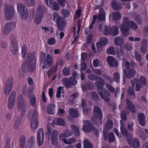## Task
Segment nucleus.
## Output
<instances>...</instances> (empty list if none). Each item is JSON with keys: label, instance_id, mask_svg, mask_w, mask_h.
I'll return each instance as SVG.
<instances>
[{"label": "nucleus", "instance_id": "64", "mask_svg": "<svg viewBox=\"0 0 148 148\" xmlns=\"http://www.w3.org/2000/svg\"><path fill=\"white\" fill-rule=\"evenodd\" d=\"M53 9L56 11H57L59 9V6L58 4L56 2H54L53 4L52 5Z\"/></svg>", "mask_w": 148, "mask_h": 148}, {"label": "nucleus", "instance_id": "14", "mask_svg": "<svg viewBox=\"0 0 148 148\" xmlns=\"http://www.w3.org/2000/svg\"><path fill=\"white\" fill-rule=\"evenodd\" d=\"M43 131V129L41 128L37 131V143L38 146L42 145L44 143L45 134Z\"/></svg>", "mask_w": 148, "mask_h": 148}, {"label": "nucleus", "instance_id": "62", "mask_svg": "<svg viewBox=\"0 0 148 148\" xmlns=\"http://www.w3.org/2000/svg\"><path fill=\"white\" fill-rule=\"evenodd\" d=\"M121 118L124 121H126L127 119V116L125 111H123L121 112Z\"/></svg>", "mask_w": 148, "mask_h": 148}, {"label": "nucleus", "instance_id": "3", "mask_svg": "<svg viewBox=\"0 0 148 148\" xmlns=\"http://www.w3.org/2000/svg\"><path fill=\"white\" fill-rule=\"evenodd\" d=\"M36 61L35 52L28 53L25 62L27 66L28 65L29 71L30 72H33L35 70L36 65Z\"/></svg>", "mask_w": 148, "mask_h": 148}, {"label": "nucleus", "instance_id": "35", "mask_svg": "<svg viewBox=\"0 0 148 148\" xmlns=\"http://www.w3.org/2000/svg\"><path fill=\"white\" fill-rule=\"evenodd\" d=\"M111 35L112 36H116L118 35L119 33V29L117 26L114 25L111 28Z\"/></svg>", "mask_w": 148, "mask_h": 148}, {"label": "nucleus", "instance_id": "59", "mask_svg": "<svg viewBox=\"0 0 148 148\" xmlns=\"http://www.w3.org/2000/svg\"><path fill=\"white\" fill-rule=\"evenodd\" d=\"M11 139L10 138L8 139L6 143L5 146V148H13L14 145L13 144H10Z\"/></svg>", "mask_w": 148, "mask_h": 148}, {"label": "nucleus", "instance_id": "36", "mask_svg": "<svg viewBox=\"0 0 148 148\" xmlns=\"http://www.w3.org/2000/svg\"><path fill=\"white\" fill-rule=\"evenodd\" d=\"M20 148H24L25 142V137L23 135H21L19 138Z\"/></svg>", "mask_w": 148, "mask_h": 148}, {"label": "nucleus", "instance_id": "32", "mask_svg": "<svg viewBox=\"0 0 148 148\" xmlns=\"http://www.w3.org/2000/svg\"><path fill=\"white\" fill-rule=\"evenodd\" d=\"M112 19L114 21H117L120 19L121 14L119 12H115L112 13Z\"/></svg>", "mask_w": 148, "mask_h": 148}, {"label": "nucleus", "instance_id": "58", "mask_svg": "<svg viewBox=\"0 0 148 148\" xmlns=\"http://www.w3.org/2000/svg\"><path fill=\"white\" fill-rule=\"evenodd\" d=\"M134 56L135 59L137 61H141V55L138 51H136L134 52Z\"/></svg>", "mask_w": 148, "mask_h": 148}, {"label": "nucleus", "instance_id": "55", "mask_svg": "<svg viewBox=\"0 0 148 148\" xmlns=\"http://www.w3.org/2000/svg\"><path fill=\"white\" fill-rule=\"evenodd\" d=\"M56 40L54 38L51 37L48 39L47 43L49 45H52L56 43Z\"/></svg>", "mask_w": 148, "mask_h": 148}, {"label": "nucleus", "instance_id": "49", "mask_svg": "<svg viewBox=\"0 0 148 148\" xmlns=\"http://www.w3.org/2000/svg\"><path fill=\"white\" fill-rule=\"evenodd\" d=\"M91 97L94 101H98L100 100V98L98 95L95 91L91 92Z\"/></svg>", "mask_w": 148, "mask_h": 148}, {"label": "nucleus", "instance_id": "39", "mask_svg": "<svg viewBox=\"0 0 148 148\" xmlns=\"http://www.w3.org/2000/svg\"><path fill=\"white\" fill-rule=\"evenodd\" d=\"M108 40L106 37L103 36L99 38V41L98 42L102 45L105 46L108 43Z\"/></svg>", "mask_w": 148, "mask_h": 148}, {"label": "nucleus", "instance_id": "24", "mask_svg": "<svg viewBox=\"0 0 148 148\" xmlns=\"http://www.w3.org/2000/svg\"><path fill=\"white\" fill-rule=\"evenodd\" d=\"M126 103L129 109L133 113H135L137 111L136 109L132 102L129 99L126 100Z\"/></svg>", "mask_w": 148, "mask_h": 148}, {"label": "nucleus", "instance_id": "61", "mask_svg": "<svg viewBox=\"0 0 148 148\" xmlns=\"http://www.w3.org/2000/svg\"><path fill=\"white\" fill-rule=\"evenodd\" d=\"M106 86L107 88L112 93H114L115 92V89L109 83L106 84Z\"/></svg>", "mask_w": 148, "mask_h": 148}, {"label": "nucleus", "instance_id": "25", "mask_svg": "<svg viewBox=\"0 0 148 148\" xmlns=\"http://www.w3.org/2000/svg\"><path fill=\"white\" fill-rule=\"evenodd\" d=\"M138 118L140 125L142 126H144L145 124V116L144 114L142 112L139 113L138 114Z\"/></svg>", "mask_w": 148, "mask_h": 148}, {"label": "nucleus", "instance_id": "15", "mask_svg": "<svg viewBox=\"0 0 148 148\" xmlns=\"http://www.w3.org/2000/svg\"><path fill=\"white\" fill-rule=\"evenodd\" d=\"M16 23L12 22H10L5 24L3 30V34L6 35L10 31L14 29L15 28Z\"/></svg>", "mask_w": 148, "mask_h": 148}, {"label": "nucleus", "instance_id": "22", "mask_svg": "<svg viewBox=\"0 0 148 148\" xmlns=\"http://www.w3.org/2000/svg\"><path fill=\"white\" fill-rule=\"evenodd\" d=\"M107 60L110 66L112 67H117L118 65V62L113 57L108 56Z\"/></svg>", "mask_w": 148, "mask_h": 148}, {"label": "nucleus", "instance_id": "52", "mask_svg": "<svg viewBox=\"0 0 148 148\" xmlns=\"http://www.w3.org/2000/svg\"><path fill=\"white\" fill-rule=\"evenodd\" d=\"M134 80L136 82L135 89V91H139L140 90V88L142 87V85L140 84L138 82L139 80L135 78Z\"/></svg>", "mask_w": 148, "mask_h": 148}, {"label": "nucleus", "instance_id": "11", "mask_svg": "<svg viewBox=\"0 0 148 148\" xmlns=\"http://www.w3.org/2000/svg\"><path fill=\"white\" fill-rule=\"evenodd\" d=\"M62 82L66 88H69L72 86H75L77 83V81L73 77H71L69 79L67 77L64 78L62 79Z\"/></svg>", "mask_w": 148, "mask_h": 148}, {"label": "nucleus", "instance_id": "19", "mask_svg": "<svg viewBox=\"0 0 148 148\" xmlns=\"http://www.w3.org/2000/svg\"><path fill=\"white\" fill-rule=\"evenodd\" d=\"M84 123L85 125L83 126V130L87 133L91 132L94 127L91 122L88 120H85L84 122Z\"/></svg>", "mask_w": 148, "mask_h": 148}, {"label": "nucleus", "instance_id": "54", "mask_svg": "<svg viewBox=\"0 0 148 148\" xmlns=\"http://www.w3.org/2000/svg\"><path fill=\"white\" fill-rule=\"evenodd\" d=\"M120 74L117 72H115L113 75V79L114 81L118 83L119 82Z\"/></svg>", "mask_w": 148, "mask_h": 148}, {"label": "nucleus", "instance_id": "28", "mask_svg": "<svg viewBox=\"0 0 148 148\" xmlns=\"http://www.w3.org/2000/svg\"><path fill=\"white\" fill-rule=\"evenodd\" d=\"M97 81L95 83V85L97 87V89L99 90H101L103 89L104 86L105 82L104 80L101 77V79H98Z\"/></svg>", "mask_w": 148, "mask_h": 148}, {"label": "nucleus", "instance_id": "26", "mask_svg": "<svg viewBox=\"0 0 148 148\" xmlns=\"http://www.w3.org/2000/svg\"><path fill=\"white\" fill-rule=\"evenodd\" d=\"M111 5L113 9L115 10L119 11L122 8L120 3L116 0L112 1Z\"/></svg>", "mask_w": 148, "mask_h": 148}, {"label": "nucleus", "instance_id": "6", "mask_svg": "<svg viewBox=\"0 0 148 148\" xmlns=\"http://www.w3.org/2000/svg\"><path fill=\"white\" fill-rule=\"evenodd\" d=\"M9 40L11 42L10 49L11 53L14 56H16L18 54L19 47L16 37L11 36Z\"/></svg>", "mask_w": 148, "mask_h": 148}, {"label": "nucleus", "instance_id": "56", "mask_svg": "<svg viewBox=\"0 0 148 148\" xmlns=\"http://www.w3.org/2000/svg\"><path fill=\"white\" fill-rule=\"evenodd\" d=\"M62 15L65 17H68L70 14V11L67 10L63 9L62 10Z\"/></svg>", "mask_w": 148, "mask_h": 148}, {"label": "nucleus", "instance_id": "44", "mask_svg": "<svg viewBox=\"0 0 148 148\" xmlns=\"http://www.w3.org/2000/svg\"><path fill=\"white\" fill-rule=\"evenodd\" d=\"M93 145L88 140L85 139L84 141V148H93Z\"/></svg>", "mask_w": 148, "mask_h": 148}, {"label": "nucleus", "instance_id": "17", "mask_svg": "<svg viewBox=\"0 0 148 148\" xmlns=\"http://www.w3.org/2000/svg\"><path fill=\"white\" fill-rule=\"evenodd\" d=\"M43 11L40 6H39L37 10V13L34 22L37 25L39 24L42 19L43 15Z\"/></svg>", "mask_w": 148, "mask_h": 148}, {"label": "nucleus", "instance_id": "21", "mask_svg": "<svg viewBox=\"0 0 148 148\" xmlns=\"http://www.w3.org/2000/svg\"><path fill=\"white\" fill-rule=\"evenodd\" d=\"M123 72L124 75L127 78H131L133 77L135 74L136 71L133 69L127 70L124 69L123 70Z\"/></svg>", "mask_w": 148, "mask_h": 148}, {"label": "nucleus", "instance_id": "42", "mask_svg": "<svg viewBox=\"0 0 148 148\" xmlns=\"http://www.w3.org/2000/svg\"><path fill=\"white\" fill-rule=\"evenodd\" d=\"M117 56L120 60H123L124 58V53L121 49H118L117 51Z\"/></svg>", "mask_w": 148, "mask_h": 148}, {"label": "nucleus", "instance_id": "10", "mask_svg": "<svg viewBox=\"0 0 148 148\" xmlns=\"http://www.w3.org/2000/svg\"><path fill=\"white\" fill-rule=\"evenodd\" d=\"M113 126V121L109 119H107V121L104 125L103 131V135L104 140H108V134L109 130H110Z\"/></svg>", "mask_w": 148, "mask_h": 148}, {"label": "nucleus", "instance_id": "60", "mask_svg": "<svg viewBox=\"0 0 148 148\" xmlns=\"http://www.w3.org/2000/svg\"><path fill=\"white\" fill-rule=\"evenodd\" d=\"M139 83L142 85H145L147 81L145 77L144 76H141L140 78Z\"/></svg>", "mask_w": 148, "mask_h": 148}, {"label": "nucleus", "instance_id": "8", "mask_svg": "<svg viewBox=\"0 0 148 148\" xmlns=\"http://www.w3.org/2000/svg\"><path fill=\"white\" fill-rule=\"evenodd\" d=\"M15 11L14 7L11 5H7L4 8V13L6 19L10 20L13 17Z\"/></svg>", "mask_w": 148, "mask_h": 148}, {"label": "nucleus", "instance_id": "5", "mask_svg": "<svg viewBox=\"0 0 148 148\" xmlns=\"http://www.w3.org/2000/svg\"><path fill=\"white\" fill-rule=\"evenodd\" d=\"M51 19L56 23L58 28L59 31L63 30L64 26L66 24V21L65 19L62 16H60L56 12H54L51 16Z\"/></svg>", "mask_w": 148, "mask_h": 148}, {"label": "nucleus", "instance_id": "51", "mask_svg": "<svg viewBox=\"0 0 148 148\" xmlns=\"http://www.w3.org/2000/svg\"><path fill=\"white\" fill-rule=\"evenodd\" d=\"M89 79L97 81L98 79H101V77L94 74H90L88 76Z\"/></svg>", "mask_w": 148, "mask_h": 148}, {"label": "nucleus", "instance_id": "57", "mask_svg": "<svg viewBox=\"0 0 148 148\" xmlns=\"http://www.w3.org/2000/svg\"><path fill=\"white\" fill-rule=\"evenodd\" d=\"M135 21L138 25H140L141 24L142 18L140 15L135 16Z\"/></svg>", "mask_w": 148, "mask_h": 148}, {"label": "nucleus", "instance_id": "29", "mask_svg": "<svg viewBox=\"0 0 148 148\" xmlns=\"http://www.w3.org/2000/svg\"><path fill=\"white\" fill-rule=\"evenodd\" d=\"M140 50L143 53H145L147 51V40L145 39H142L141 41Z\"/></svg>", "mask_w": 148, "mask_h": 148}, {"label": "nucleus", "instance_id": "13", "mask_svg": "<svg viewBox=\"0 0 148 148\" xmlns=\"http://www.w3.org/2000/svg\"><path fill=\"white\" fill-rule=\"evenodd\" d=\"M13 85V78L12 76L9 77L7 79L5 86L4 89V92L6 95L9 94L12 89Z\"/></svg>", "mask_w": 148, "mask_h": 148}, {"label": "nucleus", "instance_id": "1", "mask_svg": "<svg viewBox=\"0 0 148 148\" xmlns=\"http://www.w3.org/2000/svg\"><path fill=\"white\" fill-rule=\"evenodd\" d=\"M130 27L133 30H136L138 28L136 24L132 21H130L127 17L123 18L120 30L122 35L125 37L128 36Z\"/></svg>", "mask_w": 148, "mask_h": 148}, {"label": "nucleus", "instance_id": "16", "mask_svg": "<svg viewBox=\"0 0 148 148\" xmlns=\"http://www.w3.org/2000/svg\"><path fill=\"white\" fill-rule=\"evenodd\" d=\"M98 92L101 97L105 102L108 103L110 101V99L109 97L110 96V94L107 90L104 89L99 90Z\"/></svg>", "mask_w": 148, "mask_h": 148}, {"label": "nucleus", "instance_id": "7", "mask_svg": "<svg viewBox=\"0 0 148 148\" xmlns=\"http://www.w3.org/2000/svg\"><path fill=\"white\" fill-rule=\"evenodd\" d=\"M38 114L37 110L36 109H34L32 115L31 123V129L33 132L35 131L38 127Z\"/></svg>", "mask_w": 148, "mask_h": 148}, {"label": "nucleus", "instance_id": "23", "mask_svg": "<svg viewBox=\"0 0 148 148\" xmlns=\"http://www.w3.org/2000/svg\"><path fill=\"white\" fill-rule=\"evenodd\" d=\"M73 132L71 130H66L64 133L61 134L59 136L60 140L64 142L63 139H66L64 138H66L72 136L73 134Z\"/></svg>", "mask_w": 148, "mask_h": 148}, {"label": "nucleus", "instance_id": "18", "mask_svg": "<svg viewBox=\"0 0 148 148\" xmlns=\"http://www.w3.org/2000/svg\"><path fill=\"white\" fill-rule=\"evenodd\" d=\"M16 96V92L14 91H13L8 100V107L9 109H12L14 107L15 101Z\"/></svg>", "mask_w": 148, "mask_h": 148}, {"label": "nucleus", "instance_id": "48", "mask_svg": "<svg viewBox=\"0 0 148 148\" xmlns=\"http://www.w3.org/2000/svg\"><path fill=\"white\" fill-rule=\"evenodd\" d=\"M120 129L121 132L123 136L127 137L128 136V133L127 129L125 128L124 126L121 125Z\"/></svg>", "mask_w": 148, "mask_h": 148}, {"label": "nucleus", "instance_id": "40", "mask_svg": "<svg viewBox=\"0 0 148 148\" xmlns=\"http://www.w3.org/2000/svg\"><path fill=\"white\" fill-rule=\"evenodd\" d=\"M111 27H108L107 25H105V29L103 31V34L104 35L107 36L111 34Z\"/></svg>", "mask_w": 148, "mask_h": 148}, {"label": "nucleus", "instance_id": "45", "mask_svg": "<svg viewBox=\"0 0 148 148\" xmlns=\"http://www.w3.org/2000/svg\"><path fill=\"white\" fill-rule=\"evenodd\" d=\"M139 146L140 143L138 139L134 138L131 146L133 147V148H139Z\"/></svg>", "mask_w": 148, "mask_h": 148}, {"label": "nucleus", "instance_id": "50", "mask_svg": "<svg viewBox=\"0 0 148 148\" xmlns=\"http://www.w3.org/2000/svg\"><path fill=\"white\" fill-rule=\"evenodd\" d=\"M70 71L71 69L69 67H65L63 69L62 72L64 75L67 76L69 75Z\"/></svg>", "mask_w": 148, "mask_h": 148}, {"label": "nucleus", "instance_id": "2", "mask_svg": "<svg viewBox=\"0 0 148 148\" xmlns=\"http://www.w3.org/2000/svg\"><path fill=\"white\" fill-rule=\"evenodd\" d=\"M40 64L43 69H47L53 65L52 59L49 54H48L46 57V54L42 51L41 52L40 55Z\"/></svg>", "mask_w": 148, "mask_h": 148}, {"label": "nucleus", "instance_id": "30", "mask_svg": "<svg viewBox=\"0 0 148 148\" xmlns=\"http://www.w3.org/2000/svg\"><path fill=\"white\" fill-rule=\"evenodd\" d=\"M29 103L34 108L36 107V100L34 95H33L29 98Z\"/></svg>", "mask_w": 148, "mask_h": 148}, {"label": "nucleus", "instance_id": "37", "mask_svg": "<svg viewBox=\"0 0 148 148\" xmlns=\"http://www.w3.org/2000/svg\"><path fill=\"white\" fill-rule=\"evenodd\" d=\"M69 113L72 116L75 118H77L79 116L78 111L73 108L69 109Z\"/></svg>", "mask_w": 148, "mask_h": 148}, {"label": "nucleus", "instance_id": "27", "mask_svg": "<svg viewBox=\"0 0 148 148\" xmlns=\"http://www.w3.org/2000/svg\"><path fill=\"white\" fill-rule=\"evenodd\" d=\"M55 105L53 103L49 104L47 109V112L49 114H54L55 111Z\"/></svg>", "mask_w": 148, "mask_h": 148}, {"label": "nucleus", "instance_id": "47", "mask_svg": "<svg viewBox=\"0 0 148 148\" xmlns=\"http://www.w3.org/2000/svg\"><path fill=\"white\" fill-rule=\"evenodd\" d=\"M21 48L22 57L23 58H25L27 53V47L25 45H22Z\"/></svg>", "mask_w": 148, "mask_h": 148}, {"label": "nucleus", "instance_id": "33", "mask_svg": "<svg viewBox=\"0 0 148 148\" xmlns=\"http://www.w3.org/2000/svg\"><path fill=\"white\" fill-rule=\"evenodd\" d=\"M55 124L59 126H64L66 125L65 121L61 118H58L55 119Z\"/></svg>", "mask_w": 148, "mask_h": 148}, {"label": "nucleus", "instance_id": "34", "mask_svg": "<svg viewBox=\"0 0 148 148\" xmlns=\"http://www.w3.org/2000/svg\"><path fill=\"white\" fill-rule=\"evenodd\" d=\"M128 94L131 99H135L136 97L134 91L132 88L130 87L128 90Z\"/></svg>", "mask_w": 148, "mask_h": 148}, {"label": "nucleus", "instance_id": "20", "mask_svg": "<svg viewBox=\"0 0 148 148\" xmlns=\"http://www.w3.org/2000/svg\"><path fill=\"white\" fill-rule=\"evenodd\" d=\"M58 132L57 130H54L52 132L51 140L52 144L53 145L56 146L58 144Z\"/></svg>", "mask_w": 148, "mask_h": 148}, {"label": "nucleus", "instance_id": "4", "mask_svg": "<svg viewBox=\"0 0 148 148\" xmlns=\"http://www.w3.org/2000/svg\"><path fill=\"white\" fill-rule=\"evenodd\" d=\"M93 115L92 117L91 120L93 123L95 125L98 123V120L100 123L102 124V119L103 117V114L100 108L97 106L94 107L93 111Z\"/></svg>", "mask_w": 148, "mask_h": 148}, {"label": "nucleus", "instance_id": "53", "mask_svg": "<svg viewBox=\"0 0 148 148\" xmlns=\"http://www.w3.org/2000/svg\"><path fill=\"white\" fill-rule=\"evenodd\" d=\"M21 119L19 118H17L15 120L14 127L16 129H18L19 128V125L21 123Z\"/></svg>", "mask_w": 148, "mask_h": 148}, {"label": "nucleus", "instance_id": "31", "mask_svg": "<svg viewBox=\"0 0 148 148\" xmlns=\"http://www.w3.org/2000/svg\"><path fill=\"white\" fill-rule=\"evenodd\" d=\"M123 41L122 37L117 36L114 38V42L115 44L117 46L121 45L123 43Z\"/></svg>", "mask_w": 148, "mask_h": 148}, {"label": "nucleus", "instance_id": "46", "mask_svg": "<svg viewBox=\"0 0 148 148\" xmlns=\"http://www.w3.org/2000/svg\"><path fill=\"white\" fill-rule=\"evenodd\" d=\"M64 143L66 144L70 145L75 142L76 141V139L75 138L72 137L68 139H63Z\"/></svg>", "mask_w": 148, "mask_h": 148}, {"label": "nucleus", "instance_id": "41", "mask_svg": "<svg viewBox=\"0 0 148 148\" xmlns=\"http://www.w3.org/2000/svg\"><path fill=\"white\" fill-rule=\"evenodd\" d=\"M108 142L110 143H112L115 140V137L114 135L112 132H110L108 134Z\"/></svg>", "mask_w": 148, "mask_h": 148}, {"label": "nucleus", "instance_id": "12", "mask_svg": "<svg viewBox=\"0 0 148 148\" xmlns=\"http://www.w3.org/2000/svg\"><path fill=\"white\" fill-rule=\"evenodd\" d=\"M17 106L18 110L20 111L22 109L21 111V116L23 117L25 113L27 104L24 103L23 98L21 94L19 97Z\"/></svg>", "mask_w": 148, "mask_h": 148}, {"label": "nucleus", "instance_id": "43", "mask_svg": "<svg viewBox=\"0 0 148 148\" xmlns=\"http://www.w3.org/2000/svg\"><path fill=\"white\" fill-rule=\"evenodd\" d=\"M106 51L108 54L113 55H115L116 53V51L114 48L112 46H111L107 49Z\"/></svg>", "mask_w": 148, "mask_h": 148}, {"label": "nucleus", "instance_id": "9", "mask_svg": "<svg viewBox=\"0 0 148 148\" xmlns=\"http://www.w3.org/2000/svg\"><path fill=\"white\" fill-rule=\"evenodd\" d=\"M17 8L18 12L21 17V19L24 20L27 18L28 15L26 7L23 4L18 3L17 4Z\"/></svg>", "mask_w": 148, "mask_h": 148}, {"label": "nucleus", "instance_id": "63", "mask_svg": "<svg viewBox=\"0 0 148 148\" xmlns=\"http://www.w3.org/2000/svg\"><path fill=\"white\" fill-rule=\"evenodd\" d=\"M134 125V123L132 122L129 123L127 126V128L129 130L131 131V132H133V127Z\"/></svg>", "mask_w": 148, "mask_h": 148}, {"label": "nucleus", "instance_id": "38", "mask_svg": "<svg viewBox=\"0 0 148 148\" xmlns=\"http://www.w3.org/2000/svg\"><path fill=\"white\" fill-rule=\"evenodd\" d=\"M28 145H27L26 146V148H32L35 145V142L34 140L32 137L29 139L28 141Z\"/></svg>", "mask_w": 148, "mask_h": 148}]
</instances>
